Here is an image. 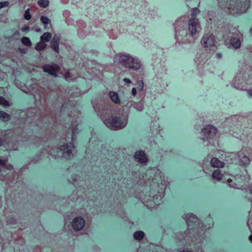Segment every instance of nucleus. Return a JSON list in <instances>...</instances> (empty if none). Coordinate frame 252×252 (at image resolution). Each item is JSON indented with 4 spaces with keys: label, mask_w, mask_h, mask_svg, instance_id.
<instances>
[{
    "label": "nucleus",
    "mask_w": 252,
    "mask_h": 252,
    "mask_svg": "<svg viewBox=\"0 0 252 252\" xmlns=\"http://www.w3.org/2000/svg\"><path fill=\"white\" fill-rule=\"evenodd\" d=\"M201 28L199 20L192 17L189 19L188 22V31L189 33H185L184 30H177L176 29V37L177 40H180V36L182 37L185 35V37L190 36L192 37H195L201 31Z\"/></svg>",
    "instance_id": "obj_1"
},
{
    "label": "nucleus",
    "mask_w": 252,
    "mask_h": 252,
    "mask_svg": "<svg viewBox=\"0 0 252 252\" xmlns=\"http://www.w3.org/2000/svg\"><path fill=\"white\" fill-rule=\"evenodd\" d=\"M247 0H219V6L223 9H227L230 12L243 11L248 4Z\"/></svg>",
    "instance_id": "obj_2"
},
{
    "label": "nucleus",
    "mask_w": 252,
    "mask_h": 252,
    "mask_svg": "<svg viewBox=\"0 0 252 252\" xmlns=\"http://www.w3.org/2000/svg\"><path fill=\"white\" fill-rule=\"evenodd\" d=\"M119 56V62L124 67L133 70H136L140 68L141 62L138 59L126 54H120Z\"/></svg>",
    "instance_id": "obj_3"
},
{
    "label": "nucleus",
    "mask_w": 252,
    "mask_h": 252,
    "mask_svg": "<svg viewBox=\"0 0 252 252\" xmlns=\"http://www.w3.org/2000/svg\"><path fill=\"white\" fill-rule=\"evenodd\" d=\"M104 123L109 128L112 130H119L124 128L126 124L127 121H122V119L118 117H112L105 119Z\"/></svg>",
    "instance_id": "obj_4"
},
{
    "label": "nucleus",
    "mask_w": 252,
    "mask_h": 252,
    "mask_svg": "<svg viewBox=\"0 0 252 252\" xmlns=\"http://www.w3.org/2000/svg\"><path fill=\"white\" fill-rule=\"evenodd\" d=\"M217 129L212 126H207L201 130L202 139L209 141L212 139L216 134Z\"/></svg>",
    "instance_id": "obj_5"
},
{
    "label": "nucleus",
    "mask_w": 252,
    "mask_h": 252,
    "mask_svg": "<svg viewBox=\"0 0 252 252\" xmlns=\"http://www.w3.org/2000/svg\"><path fill=\"white\" fill-rule=\"evenodd\" d=\"M216 40L213 33L207 32L203 36L201 44L204 48H211L215 45Z\"/></svg>",
    "instance_id": "obj_6"
},
{
    "label": "nucleus",
    "mask_w": 252,
    "mask_h": 252,
    "mask_svg": "<svg viewBox=\"0 0 252 252\" xmlns=\"http://www.w3.org/2000/svg\"><path fill=\"white\" fill-rule=\"evenodd\" d=\"M86 221L81 217L75 218L71 222V227L75 231L82 230L85 226Z\"/></svg>",
    "instance_id": "obj_7"
},
{
    "label": "nucleus",
    "mask_w": 252,
    "mask_h": 252,
    "mask_svg": "<svg viewBox=\"0 0 252 252\" xmlns=\"http://www.w3.org/2000/svg\"><path fill=\"white\" fill-rule=\"evenodd\" d=\"M61 151H63L62 153V157L66 159H69L73 156V152L74 150V146L71 143L69 144H64L61 146Z\"/></svg>",
    "instance_id": "obj_8"
},
{
    "label": "nucleus",
    "mask_w": 252,
    "mask_h": 252,
    "mask_svg": "<svg viewBox=\"0 0 252 252\" xmlns=\"http://www.w3.org/2000/svg\"><path fill=\"white\" fill-rule=\"evenodd\" d=\"M231 157H238L237 160L239 165L241 166H247L250 164V160L243 151H240L238 153H232Z\"/></svg>",
    "instance_id": "obj_9"
},
{
    "label": "nucleus",
    "mask_w": 252,
    "mask_h": 252,
    "mask_svg": "<svg viewBox=\"0 0 252 252\" xmlns=\"http://www.w3.org/2000/svg\"><path fill=\"white\" fill-rule=\"evenodd\" d=\"M231 157H238L237 160L239 165L241 166H247L250 164V160L243 151H240L238 153H232Z\"/></svg>",
    "instance_id": "obj_10"
},
{
    "label": "nucleus",
    "mask_w": 252,
    "mask_h": 252,
    "mask_svg": "<svg viewBox=\"0 0 252 252\" xmlns=\"http://www.w3.org/2000/svg\"><path fill=\"white\" fill-rule=\"evenodd\" d=\"M43 71L48 73L50 75L57 77L60 70V67L56 64H45L42 66Z\"/></svg>",
    "instance_id": "obj_11"
},
{
    "label": "nucleus",
    "mask_w": 252,
    "mask_h": 252,
    "mask_svg": "<svg viewBox=\"0 0 252 252\" xmlns=\"http://www.w3.org/2000/svg\"><path fill=\"white\" fill-rule=\"evenodd\" d=\"M188 216L186 220V222L188 227L189 230L192 229L194 226H196L198 224V220L197 218L192 215H186L187 217Z\"/></svg>",
    "instance_id": "obj_12"
},
{
    "label": "nucleus",
    "mask_w": 252,
    "mask_h": 252,
    "mask_svg": "<svg viewBox=\"0 0 252 252\" xmlns=\"http://www.w3.org/2000/svg\"><path fill=\"white\" fill-rule=\"evenodd\" d=\"M245 83V80L242 74H239L236 76L233 80V85L234 87L238 89H242L243 85Z\"/></svg>",
    "instance_id": "obj_13"
},
{
    "label": "nucleus",
    "mask_w": 252,
    "mask_h": 252,
    "mask_svg": "<svg viewBox=\"0 0 252 252\" xmlns=\"http://www.w3.org/2000/svg\"><path fill=\"white\" fill-rule=\"evenodd\" d=\"M135 159L140 163L146 164L148 162V158L143 151H139L135 153Z\"/></svg>",
    "instance_id": "obj_14"
},
{
    "label": "nucleus",
    "mask_w": 252,
    "mask_h": 252,
    "mask_svg": "<svg viewBox=\"0 0 252 252\" xmlns=\"http://www.w3.org/2000/svg\"><path fill=\"white\" fill-rule=\"evenodd\" d=\"M60 40V36L55 34L54 35L51 42V48L58 53L59 52V45Z\"/></svg>",
    "instance_id": "obj_15"
},
{
    "label": "nucleus",
    "mask_w": 252,
    "mask_h": 252,
    "mask_svg": "<svg viewBox=\"0 0 252 252\" xmlns=\"http://www.w3.org/2000/svg\"><path fill=\"white\" fill-rule=\"evenodd\" d=\"M62 153H63V151H61V147L59 149L52 148L49 151V154L55 158L62 157Z\"/></svg>",
    "instance_id": "obj_16"
},
{
    "label": "nucleus",
    "mask_w": 252,
    "mask_h": 252,
    "mask_svg": "<svg viewBox=\"0 0 252 252\" xmlns=\"http://www.w3.org/2000/svg\"><path fill=\"white\" fill-rule=\"evenodd\" d=\"M210 163L212 167L217 168H222L224 165V162L216 158H213L211 159Z\"/></svg>",
    "instance_id": "obj_17"
},
{
    "label": "nucleus",
    "mask_w": 252,
    "mask_h": 252,
    "mask_svg": "<svg viewBox=\"0 0 252 252\" xmlns=\"http://www.w3.org/2000/svg\"><path fill=\"white\" fill-rule=\"evenodd\" d=\"M232 46L235 49H238L241 46V41L237 37H233L230 40Z\"/></svg>",
    "instance_id": "obj_18"
},
{
    "label": "nucleus",
    "mask_w": 252,
    "mask_h": 252,
    "mask_svg": "<svg viewBox=\"0 0 252 252\" xmlns=\"http://www.w3.org/2000/svg\"><path fill=\"white\" fill-rule=\"evenodd\" d=\"M109 96L112 101L115 103H119L120 101L118 97V94L114 92H110L109 93Z\"/></svg>",
    "instance_id": "obj_19"
},
{
    "label": "nucleus",
    "mask_w": 252,
    "mask_h": 252,
    "mask_svg": "<svg viewBox=\"0 0 252 252\" xmlns=\"http://www.w3.org/2000/svg\"><path fill=\"white\" fill-rule=\"evenodd\" d=\"M145 236V234L142 231H137L135 232L133 234V238L134 239L141 241L143 239Z\"/></svg>",
    "instance_id": "obj_20"
},
{
    "label": "nucleus",
    "mask_w": 252,
    "mask_h": 252,
    "mask_svg": "<svg viewBox=\"0 0 252 252\" xmlns=\"http://www.w3.org/2000/svg\"><path fill=\"white\" fill-rule=\"evenodd\" d=\"M10 119V116L6 112L0 111V120L3 122H7Z\"/></svg>",
    "instance_id": "obj_21"
},
{
    "label": "nucleus",
    "mask_w": 252,
    "mask_h": 252,
    "mask_svg": "<svg viewBox=\"0 0 252 252\" xmlns=\"http://www.w3.org/2000/svg\"><path fill=\"white\" fill-rule=\"evenodd\" d=\"M212 177L213 179L220 181L222 178V175L220 170L217 169L213 172Z\"/></svg>",
    "instance_id": "obj_22"
},
{
    "label": "nucleus",
    "mask_w": 252,
    "mask_h": 252,
    "mask_svg": "<svg viewBox=\"0 0 252 252\" xmlns=\"http://www.w3.org/2000/svg\"><path fill=\"white\" fill-rule=\"evenodd\" d=\"M52 37V34L50 32H45L40 36L41 41L46 42H48Z\"/></svg>",
    "instance_id": "obj_23"
},
{
    "label": "nucleus",
    "mask_w": 252,
    "mask_h": 252,
    "mask_svg": "<svg viewBox=\"0 0 252 252\" xmlns=\"http://www.w3.org/2000/svg\"><path fill=\"white\" fill-rule=\"evenodd\" d=\"M46 46V44L44 43V42L40 41L37 43L35 47V49L37 51H41L43 50Z\"/></svg>",
    "instance_id": "obj_24"
},
{
    "label": "nucleus",
    "mask_w": 252,
    "mask_h": 252,
    "mask_svg": "<svg viewBox=\"0 0 252 252\" xmlns=\"http://www.w3.org/2000/svg\"><path fill=\"white\" fill-rule=\"evenodd\" d=\"M133 106L139 111H142L144 109V104L142 101L135 103Z\"/></svg>",
    "instance_id": "obj_25"
},
{
    "label": "nucleus",
    "mask_w": 252,
    "mask_h": 252,
    "mask_svg": "<svg viewBox=\"0 0 252 252\" xmlns=\"http://www.w3.org/2000/svg\"><path fill=\"white\" fill-rule=\"evenodd\" d=\"M37 3L40 7L46 8L49 5V0H39Z\"/></svg>",
    "instance_id": "obj_26"
},
{
    "label": "nucleus",
    "mask_w": 252,
    "mask_h": 252,
    "mask_svg": "<svg viewBox=\"0 0 252 252\" xmlns=\"http://www.w3.org/2000/svg\"><path fill=\"white\" fill-rule=\"evenodd\" d=\"M40 20L41 22L44 25L45 28H46V25L50 24L51 22V20L48 18L44 16H41Z\"/></svg>",
    "instance_id": "obj_27"
},
{
    "label": "nucleus",
    "mask_w": 252,
    "mask_h": 252,
    "mask_svg": "<svg viewBox=\"0 0 252 252\" xmlns=\"http://www.w3.org/2000/svg\"><path fill=\"white\" fill-rule=\"evenodd\" d=\"M22 42L26 46H30L32 45L30 38L28 37H23L21 39Z\"/></svg>",
    "instance_id": "obj_28"
},
{
    "label": "nucleus",
    "mask_w": 252,
    "mask_h": 252,
    "mask_svg": "<svg viewBox=\"0 0 252 252\" xmlns=\"http://www.w3.org/2000/svg\"><path fill=\"white\" fill-rule=\"evenodd\" d=\"M0 105L4 107H7L10 106L9 102L2 96H0Z\"/></svg>",
    "instance_id": "obj_29"
},
{
    "label": "nucleus",
    "mask_w": 252,
    "mask_h": 252,
    "mask_svg": "<svg viewBox=\"0 0 252 252\" xmlns=\"http://www.w3.org/2000/svg\"><path fill=\"white\" fill-rule=\"evenodd\" d=\"M7 222L9 224H14L16 223V220L12 216H8L6 219Z\"/></svg>",
    "instance_id": "obj_30"
},
{
    "label": "nucleus",
    "mask_w": 252,
    "mask_h": 252,
    "mask_svg": "<svg viewBox=\"0 0 252 252\" xmlns=\"http://www.w3.org/2000/svg\"><path fill=\"white\" fill-rule=\"evenodd\" d=\"M233 153H230L229 154V155H228L225 158V160L227 161V162H228L229 163H231V162H233L234 161H236L237 159V158L238 157H231V155Z\"/></svg>",
    "instance_id": "obj_31"
},
{
    "label": "nucleus",
    "mask_w": 252,
    "mask_h": 252,
    "mask_svg": "<svg viewBox=\"0 0 252 252\" xmlns=\"http://www.w3.org/2000/svg\"><path fill=\"white\" fill-rule=\"evenodd\" d=\"M31 15L29 12V9H27L24 14V18L25 19L29 20L31 19Z\"/></svg>",
    "instance_id": "obj_32"
},
{
    "label": "nucleus",
    "mask_w": 252,
    "mask_h": 252,
    "mask_svg": "<svg viewBox=\"0 0 252 252\" xmlns=\"http://www.w3.org/2000/svg\"><path fill=\"white\" fill-rule=\"evenodd\" d=\"M200 11L197 8L192 9L191 15L194 17L196 15L199 14Z\"/></svg>",
    "instance_id": "obj_33"
},
{
    "label": "nucleus",
    "mask_w": 252,
    "mask_h": 252,
    "mask_svg": "<svg viewBox=\"0 0 252 252\" xmlns=\"http://www.w3.org/2000/svg\"><path fill=\"white\" fill-rule=\"evenodd\" d=\"M137 88L140 91H142L144 87V83H143V81H142V80L138 81L137 82Z\"/></svg>",
    "instance_id": "obj_34"
},
{
    "label": "nucleus",
    "mask_w": 252,
    "mask_h": 252,
    "mask_svg": "<svg viewBox=\"0 0 252 252\" xmlns=\"http://www.w3.org/2000/svg\"><path fill=\"white\" fill-rule=\"evenodd\" d=\"M8 4L9 3L7 1L0 2V9L7 6Z\"/></svg>",
    "instance_id": "obj_35"
},
{
    "label": "nucleus",
    "mask_w": 252,
    "mask_h": 252,
    "mask_svg": "<svg viewBox=\"0 0 252 252\" xmlns=\"http://www.w3.org/2000/svg\"><path fill=\"white\" fill-rule=\"evenodd\" d=\"M72 76L71 75V74L68 71L65 72L64 74V78L66 80H68Z\"/></svg>",
    "instance_id": "obj_36"
},
{
    "label": "nucleus",
    "mask_w": 252,
    "mask_h": 252,
    "mask_svg": "<svg viewBox=\"0 0 252 252\" xmlns=\"http://www.w3.org/2000/svg\"><path fill=\"white\" fill-rule=\"evenodd\" d=\"M71 179L72 183H75L78 180L77 176L76 175H73L71 177Z\"/></svg>",
    "instance_id": "obj_37"
},
{
    "label": "nucleus",
    "mask_w": 252,
    "mask_h": 252,
    "mask_svg": "<svg viewBox=\"0 0 252 252\" xmlns=\"http://www.w3.org/2000/svg\"><path fill=\"white\" fill-rule=\"evenodd\" d=\"M29 31V27L28 26H25L21 29V31L23 32H26Z\"/></svg>",
    "instance_id": "obj_38"
},
{
    "label": "nucleus",
    "mask_w": 252,
    "mask_h": 252,
    "mask_svg": "<svg viewBox=\"0 0 252 252\" xmlns=\"http://www.w3.org/2000/svg\"><path fill=\"white\" fill-rule=\"evenodd\" d=\"M0 165L6 167L5 161L3 160L0 159Z\"/></svg>",
    "instance_id": "obj_39"
},
{
    "label": "nucleus",
    "mask_w": 252,
    "mask_h": 252,
    "mask_svg": "<svg viewBox=\"0 0 252 252\" xmlns=\"http://www.w3.org/2000/svg\"><path fill=\"white\" fill-rule=\"evenodd\" d=\"M131 93H132V95H133L134 96L136 95V89L134 88H132Z\"/></svg>",
    "instance_id": "obj_40"
},
{
    "label": "nucleus",
    "mask_w": 252,
    "mask_h": 252,
    "mask_svg": "<svg viewBox=\"0 0 252 252\" xmlns=\"http://www.w3.org/2000/svg\"><path fill=\"white\" fill-rule=\"evenodd\" d=\"M19 50L22 53L25 54L27 52L26 50L25 49H23V48H19Z\"/></svg>",
    "instance_id": "obj_41"
},
{
    "label": "nucleus",
    "mask_w": 252,
    "mask_h": 252,
    "mask_svg": "<svg viewBox=\"0 0 252 252\" xmlns=\"http://www.w3.org/2000/svg\"><path fill=\"white\" fill-rule=\"evenodd\" d=\"M247 92L249 96L252 97V90H248Z\"/></svg>",
    "instance_id": "obj_42"
},
{
    "label": "nucleus",
    "mask_w": 252,
    "mask_h": 252,
    "mask_svg": "<svg viewBox=\"0 0 252 252\" xmlns=\"http://www.w3.org/2000/svg\"><path fill=\"white\" fill-rule=\"evenodd\" d=\"M124 81L126 83L130 84L131 83V81L128 78H124Z\"/></svg>",
    "instance_id": "obj_43"
},
{
    "label": "nucleus",
    "mask_w": 252,
    "mask_h": 252,
    "mask_svg": "<svg viewBox=\"0 0 252 252\" xmlns=\"http://www.w3.org/2000/svg\"><path fill=\"white\" fill-rule=\"evenodd\" d=\"M216 56L218 58L220 59L221 58V54L220 53H217Z\"/></svg>",
    "instance_id": "obj_44"
},
{
    "label": "nucleus",
    "mask_w": 252,
    "mask_h": 252,
    "mask_svg": "<svg viewBox=\"0 0 252 252\" xmlns=\"http://www.w3.org/2000/svg\"><path fill=\"white\" fill-rule=\"evenodd\" d=\"M249 239L252 243V234L249 236Z\"/></svg>",
    "instance_id": "obj_45"
},
{
    "label": "nucleus",
    "mask_w": 252,
    "mask_h": 252,
    "mask_svg": "<svg viewBox=\"0 0 252 252\" xmlns=\"http://www.w3.org/2000/svg\"><path fill=\"white\" fill-rule=\"evenodd\" d=\"M12 167V165H10V164H8V165H7L6 164V167H5L6 168H10V167Z\"/></svg>",
    "instance_id": "obj_46"
},
{
    "label": "nucleus",
    "mask_w": 252,
    "mask_h": 252,
    "mask_svg": "<svg viewBox=\"0 0 252 252\" xmlns=\"http://www.w3.org/2000/svg\"><path fill=\"white\" fill-rule=\"evenodd\" d=\"M250 192L252 195V186L250 188Z\"/></svg>",
    "instance_id": "obj_47"
},
{
    "label": "nucleus",
    "mask_w": 252,
    "mask_h": 252,
    "mask_svg": "<svg viewBox=\"0 0 252 252\" xmlns=\"http://www.w3.org/2000/svg\"><path fill=\"white\" fill-rule=\"evenodd\" d=\"M2 143V139L1 138H0V146L1 145Z\"/></svg>",
    "instance_id": "obj_48"
},
{
    "label": "nucleus",
    "mask_w": 252,
    "mask_h": 252,
    "mask_svg": "<svg viewBox=\"0 0 252 252\" xmlns=\"http://www.w3.org/2000/svg\"><path fill=\"white\" fill-rule=\"evenodd\" d=\"M155 204H157H157H158V201L155 202Z\"/></svg>",
    "instance_id": "obj_49"
},
{
    "label": "nucleus",
    "mask_w": 252,
    "mask_h": 252,
    "mask_svg": "<svg viewBox=\"0 0 252 252\" xmlns=\"http://www.w3.org/2000/svg\"><path fill=\"white\" fill-rule=\"evenodd\" d=\"M39 30H36L37 32H39Z\"/></svg>",
    "instance_id": "obj_50"
},
{
    "label": "nucleus",
    "mask_w": 252,
    "mask_h": 252,
    "mask_svg": "<svg viewBox=\"0 0 252 252\" xmlns=\"http://www.w3.org/2000/svg\"><path fill=\"white\" fill-rule=\"evenodd\" d=\"M251 73H252V71H251Z\"/></svg>",
    "instance_id": "obj_51"
}]
</instances>
